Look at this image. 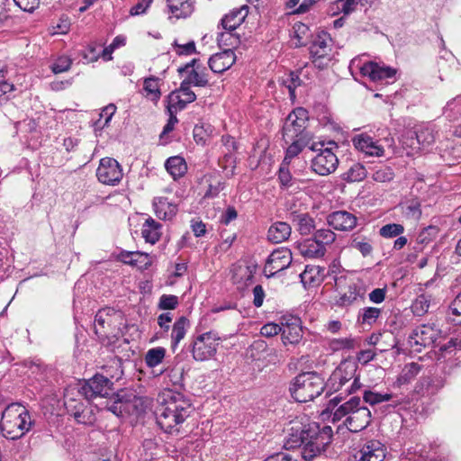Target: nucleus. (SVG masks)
Listing matches in <instances>:
<instances>
[{"mask_svg": "<svg viewBox=\"0 0 461 461\" xmlns=\"http://www.w3.org/2000/svg\"><path fill=\"white\" fill-rule=\"evenodd\" d=\"M193 411L191 401L183 393L165 390L159 395V405L156 411L157 423L164 432L178 435Z\"/></svg>", "mask_w": 461, "mask_h": 461, "instance_id": "obj_1", "label": "nucleus"}, {"mask_svg": "<svg viewBox=\"0 0 461 461\" xmlns=\"http://www.w3.org/2000/svg\"><path fill=\"white\" fill-rule=\"evenodd\" d=\"M335 396L329 402L328 408L331 410L332 420L339 421L345 419L343 424L351 432H359L365 429L371 422V411L363 405L359 397L353 396L341 403L342 397Z\"/></svg>", "mask_w": 461, "mask_h": 461, "instance_id": "obj_2", "label": "nucleus"}, {"mask_svg": "<svg viewBox=\"0 0 461 461\" xmlns=\"http://www.w3.org/2000/svg\"><path fill=\"white\" fill-rule=\"evenodd\" d=\"M32 425L31 415L23 405L13 402L5 408L0 429L6 438L14 440L22 438L30 430Z\"/></svg>", "mask_w": 461, "mask_h": 461, "instance_id": "obj_3", "label": "nucleus"}, {"mask_svg": "<svg viewBox=\"0 0 461 461\" xmlns=\"http://www.w3.org/2000/svg\"><path fill=\"white\" fill-rule=\"evenodd\" d=\"M357 366L351 361H342L329 377L325 387L330 392L343 391L345 394L355 393L361 387Z\"/></svg>", "mask_w": 461, "mask_h": 461, "instance_id": "obj_4", "label": "nucleus"}, {"mask_svg": "<svg viewBox=\"0 0 461 461\" xmlns=\"http://www.w3.org/2000/svg\"><path fill=\"white\" fill-rule=\"evenodd\" d=\"M323 378L316 372L299 374L290 385L292 397L299 402H307L321 395L325 389Z\"/></svg>", "mask_w": 461, "mask_h": 461, "instance_id": "obj_5", "label": "nucleus"}, {"mask_svg": "<svg viewBox=\"0 0 461 461\" xmlns=\"http://www.w3.org/2000/svg\"><path fill=\"white\" fill-rule=\"evenodd\" d=\"M331 438L332 429L330 426L320 429L316 424L309 425L304 445L301 450L302 457L309 461L313 459L331 442Z\"/></svg>", "mask_w": 461, "mask_h": 461, "instance_id": "obj_6", "label": "nucleus"}, {"mask_svg": "<svg viewBox=\"0 0 461 461\" xmlns=\"http://www.w3.org/2000/svg\"><path fill=\"white\" fill-rule=\"evenodd\" d=\"M221 338L217 332L210 330L194 337L191 344L192 357L195 361H206L214 357Z\"/></svg>", "mask_w": 461, "mask_h": 461, "instance_id": "obj_7", "label": "nucleus"}, {"mask_svg": "<svg viewBox=\"0 0 461 461\" xmlns=\"http://www.w3.org/2000/svg\"><path fill=\"white\" fill-rule=\"evenodd\" d=\"M323 142H313L309 147L311 150L318 151V154L312 159L311 167L316 174L328 176L336 170L339 165V159L332 151L331 147L323 149Z\"/></svg>", "mask_w": 461, "mask_h": 461, "instance_id": "obj_8", "label": "nucleus"}, {"mask_svg": "<svg viewBox=\"0 0 461 461\" xmlns=\"http://www.w3.org/2000/svg\"><path fill=\"white\" fill-rule=\"evenodd\" d=\"M307 122L308 112L304 108L298 107L290 113L283 127L285 141L288 143V140L302 137L312 139L311 134L306 131Z\"/></svg>", "mask_w": 461, "mask_h": 461, "instance_id": "obj_9", "label": "nucleus"}, {"mask_svg": "<svg viewBox=\"0 0 461 461\" xmlns=\"http://www.w3.org/2000/svg\"><path fill=\"white\" fill-rule=\"evenodd\" d=\"M113 385V383L109 377L96 374L81 385L78 389V393L87 400H93L97 397L107 398L114 394Z\"/></svg>", "mask_w": 461, "mask_h": 461, "instance_id": "obj_10", "label": "nucleus"}, {"mask_svg": "<svg viewBox=\"0 0 461 461\" xmlns=\"http://www.w3.org/2000/svg\"><path fill=\"white\" fill-rule=\"evenodd\" d=\"M336 286L339 292V297L336 303L339 307H348L357 302L364 300L366 293V287L360 280L348 284L347 289L343 291L346 285L345 277H335Z\"/></svg>", "mask_w": 461, "mask_h": 461, "instance_id": "obj_11", "label": "nucleus"}, {"mask_svg": "<svg viewBox=\"0 0 461 461\" xmlns=\"http://www.w3.org/2000/svg\"><path fill=\"white\" fill-rule=\"evenodd\" d=\"M351 66L357 68L362 76L369 77L374 82L386 81V83H389L390 79L393 81L397 72L393 68L381 66L373 61L362 64L361 60L353 59Z\"/></svg>", "mask_w": 461, "mask_h": 461, "instance_id": "obj_12", "label": "nucleus"}, {"mask_svg": "<svg viewBox=\"0 0 461 461\" xmlns=\"http://www.w3.org/2000/svg\"><path fill=\"white\" fill-rule=\"evenodd\" d=\"M385 446L377 439H368L360 443L353 455V461H384Z\"/></svg>", "mask_w": 461, "mask_h": 461, "instance_id": "obj_13", "label": "nucleus"}, {"mask_svg": "<svg viewBox=\"0 0 461 461\" xmlns=\"http://www.w3.org/2000/svg\"><path fill=\"white\" fill-rule=\"evenodd\" d=\"M293 257L289 249L281 247L275 249L267 258L265 267L264 275L267 277H272L276 273L286 269L292 263Z\"/></svg>", "mask_w": 461, "mask_h": 461, "instance_id": "obj_14", "label": "nucleus"}, {"mask_svg": "<svg viewBox=\"0 0 461 461\" xmlns=\"http://www.w3.org/2000/svg\"><path fill=\"white\" fill-rule=\"evenodd\" d=\"M122 168L116 159L104 158L100 160L96 176L102 184L116 185L122 180Z\"/></svg>", "mask_w": 461, "mask_h": 461, "instance_id": "obj_15", "label": "nucleus"}, {"mask_svg": "<svg viewBox=\"0 0 461 461\" xmlns=\"http://www.w3.org/2000/svg\"><path fill=\"white\" fill-rule=\"evenodd\" d=\"M281 324L282 340L285 345H295L302 340L303 331L299 318L294 316L284 318Z\"/></svg>", "mask_w": 461, "mask_h": 461, "instance_id": "obj_16", "label": "nucleus"}, {"mask_svg": "<svg viewBox=\"0 0 461 461\" xmlns=\"http://www.w3.org/2000/svg\"><path fill=\"white\" fill-rule=\"evenodd\" d=\"M168 104L173 108L182 111L188 104L193 103L196 99V95L192 91L191 86L183 80L178 89L168 95Z\"/></svg>", "mask_w": 461, "mask_h": 461, "instance_id": "obj_17", "label": "nucleus"}, {"mask_svg": "<svg viewBox=\"0 0 461 461\" xmlns=\"http://www.w3.org/2000/svg\"><path fill=\"white\" fill-rule=\"evenodd\" d=\"M353 144L357 149L371 157L384 156V148L367 134H359L353 138Z\"/></svg>", "mask_w": 461, "mask_h": 461, "instance_id": "obj_18", "label": "nucleus"}, {"mask_svg": "<svg viewBox=\"0 0 461 461\" xmlns=\"http://www.w3.org/2000/svg\"><path fill=\"white\" fill-rule=\"evenodd\" d=\"M357 217L346 211H337L330 213L327 221L330 226L338 230H351L357 225Z\"/></svg>", "mask_w": 461, "mask_h": 461, "instance_id": "obj_19", "label": "nucleus"}, {"mask_svg": "<svg viewBox=\"0 0 461 461\" xmlns=\"http://www.w3.org/2000/svg\"><path fill=\"white\" fill-rule=\"evenodd\" d=\"M235 54L230 49L213 54L208 60V65L213 73H222L235 63Z\"/></svg>", "mask_w": 461, "mask_h": 461, "instance_id": "obj_20", "label": "nucleus"}, {"mask_svg": "<svg viewBox=\"0 0 461 461\" xmlns=\"http://www.w3.org/2000/svg\"><path fill=\"white\" fill-rule=\"evenodd\" d=\"M444 384L441 376H423L416 384L415 392L423 397H430L437 394L443 388Z\"/></svg>", "mask_w": 461, "mask_h": 461, "instance_id": "obj_21", "label": "nucleus"}, {"mask_svg": "<svg viewBox=\"0 0 461 461\" xmlns=\"http://www.w3.org/2000/svg\"><path fill=\"white\" fill-rule=\"evenodd\" d=\"M117 315L113 308H104L97 312L95 316V332L100 337L106 336V330L115 321Z\"/></svg>", "mask_w": 461, "mask_h": 461, "instance_id": "obj_22", "label": "nucleus"}, {"mask_svg": "<svg viewBox=\"0 0 461 461\" xmlns=\"http://www.w3.org/2000/svg\"><path fill=\"white\" fill-rule=\"evenodd\" d=\"M248 14L249 6L247 5L232 9L221 20L222 28L228 32L236 30L245 21Z\"/></svg>", "mask_w": 461, "mask_h": 461, "instance_id": "obj_23", "label": "nucleus"}, {"mask_svg": "<svg viewBox=\"0 0 461 461\" xmlns=\"http://www.w3.org/2000/svg\"><path fill=\"white\" fill-rule=\"evenodd\" d=\"M118 259L124 264L137 267L140 269H148L151 265L149 254L140 251L122 250L119 253Z\"/></svg>", "mask_w": 461, "mask_h": 461, "instance_id": "obj_24", "label": "nucleus"}, {"mask_svg": "<svg viewBox=\"0 0 461 461\" xmlns=\"http://www.w3.org/2000/svg\"><path fill=\"white\" fill-rule=\"evenodd\" d=\"M167 5L172 17L186 18L194 10V0H167Z\"/></svg>", "mask_w": 461, "mask_h": 461, "instance_id": "obj_25", "label": "nucleus"}, {"mask_svg": "<svg viewBox=\"0 0 461 461\" xmlns=\"http://www.w3.org/2000/svg\"><path fill=\"white\" fill-rule=\"evenodd\" d=\"M153 208L156 216L164 221L171 220L177 212L176 205L165 197L154 198Z\"/></svg>", "mask_w": 461, "mask_h": 461, "instance_id": "obj_26", "label": "nucleus"}, {"mask_svg": "<svg viewBox=\"0 0 461 461\" xmlns=\"http://www.w3.org/2000/svg\"><path fill=\"white\" fill-rule=\"evenodd\" d=\"M328 272L325 267L320 266H306L303 272L300 274L302 283L306 285H315L321 284Z\"/></svg>", "mask_w": 461, "mask_h": 461, "instance_id": "obj_27", "label": "nucleus"}, {"mask_svg": "<svg viewBox=\"0 0 461 461\" xmlns=\"http://www.w3.org/2000/svg\"><path fill=\"white\" fill-rule=\"evenodd\" d=\"M438 329L435 325L423 324L414 330V335L420 336V340H415L417 346L423 348L430 347L434 344L438 337Z\"/></svg>", "mask_w": 461, "mask_h": 461, "instance_id": "obj_28", "label": "nucleus"}, {"mask_svg": "<svg viewBox=\"0 0 461 461\" xmlns=\"http://www.w3.org/2000/svg\"><path fill=\"white\" fill-rule=\"evenodd\" d=\"M291 226L285 221H276L268 229L267 239L272 243L287 240L291 235Z\"/></svg>", "mask_w": 461, "mask_h": 461, "instance_id": "obj_29", "label": "nucleus"}, {"mask_svg": "<svg viewBox=\"0 0 461 461\" xmlns=\"http://www.w3.org/2000/svg\"><path fill=\"white\" fill-rule=\"evenodd\" d=\"M162 225L156 221L153 218L149 217L146 219L141 228V235L146 242L150 244L157 243L161 237Z\"/></svg>", "mask_w": 461, "mask_h": 461, "instance_id": "obj_30", "label": "nucleus"}, {"mask_svg": "<svg viewBox=\"0 0 461 461\" xmlns=\"http://www.w3.org/2000/svg\"><path fill=\"white\" fill-rule=\"evenodd\" d=\"M383 311L380 308L367 306L361 308L357 316V322L363 327H372L382 317Z\"/></svg>", "mask_w": 461, "mask_h": 461, "instance_id": "obj_31", "label": "nucleus"}, {"mask_svg": "<svg viewBox=\"0 0 461 461\" xmlns=\"http://www.w3.org/2000/svg\"><path fill=\"white\" fill-rule=\"evenodd\" d=\"M190 326L189 320L181 316L174 322L171 331V348L175 351L180 341L185 337L187 330Z\"/></svg>", "mask_w": 461, "mask_h": 461, "instance_id": "obj_32", "label": "nucleus"}, {"mask_svg": "<svg viewBox=\"0 0 461 461\" xmlns=\"http://www.w3.org/2000/svg\"><path fill=\"white\" fill-rule=\"evenodd\" d=\"M329 41H330V39L325 33L318 35L312 41L310 47V53L315 60L324 59L329 55V51L330 50Z\"/></svg>", "mask_w": 461, "mask_h": 461, "instance_id": "obj_33", "label": "nucleus"}, {"mask_svg": "<svg viewBox=\"0 0 461 461\" xmlns=\"http://www.w3.org/2000/svg\"><path fill=\"white\" fill-rule=\"evenodd\" d=\"M311 140L312 139H307V137L288 140V142H291V144L286 149L283 162L290 165L291 160L297 157L304 147L311 146Z\"/></svg>", "mask_w": 461, "mask_h": 461, "instance_id": "obj_34", "label": "nucleus"}, {"mask_svg": "<svg viewBox=\"0 0 461 461\" xmlns=\"http://www.w3.org/2000/svg\"><path fill=\"white\" fill-rule=\"evenodd\" d=\"M300 250L303 256L311 258H322L326 253V248L317 242L314 238L304 240L300 245Z\"/></svg>", "mask_w": 461, "mask_h": 461, "instance_id": "obj_35", "label": "nucleus"}, {"mask_svg": "<svg viewBox=\"0 0 461 461\" xmlns=\"http://www.w3.org/2000/svg\"><path fill=\"white\" fill-rule=\"evenodd\" d=\"M165 167L167 171L174 179L183 176L187 170L185 159L179 156L170 157L167 158L165 163Z\"/></svg>", "mask_w": 461, "mask_h": 461, "instance_id": "obj_36", "label": "nucleus"}, {"mask_svg": "<svg viewBox=\"0 0 461 461\" xmlns=\"http://www.w3.org/2000/svg\"><path fill=\"white\" fill-rule=\"evenodd\" d=\"M143 91L146 98L158 102L161 96L159 78L149 77L143 81Z\"/></svg>", "mask_w": 461, "mask_h": 461, "instance_id": "obj_37", "label": "nucleus"}, {"mask_svg": "<svg viewBox=\"0 0 461 461\" xmlns=\"http://www.w3.org/2000/svg\"><path fill=\"white\" fill-rule=\"evenodd\" d=\"M289 164L282 162L278 171V180L282 189L294 191L299 188L296 178L293 177L289 171Z\"/></svg>", "mask_w": 461, "mask_h": 461, "instance_id": "obj_38", "label": "nucleus"}, {"mask_svg": "<svg viewBox=\"0 0 461 461\" xmlns=\"http://www.w3.org/2000/svg\"><path fill=\"white\" fill-rule=\"evenodd\" d=\"M421 366L418 363L411 362L406 364L397 378L399 384H405L412 381L420 372Z\"/></svg>", "mask_w": 461, "mask_h": 461, "instance_id": "obj_39", "label": "nucleus"}, {"mask_svg": "<svg viewBox=\"0 0 461 461\" xmlns=\"http://www.w3.org/2000/svg\"><path fill=\"white\" fill-rule=\"evenodd\" d=\"M432 296L428 294H421L416 297L411 304V312L416 316H423L429 311Z\"/></svg>", "mask_w": 461, "mask_h": 461, "instance_id": "obj_40", "label": "nucleus"}, {"mask_svg": "<svg viewBox=\"0 0 461 461\" xmlns=\"http://www.w3.org/2000/svg\"><path fill=\"white\" fill-rule=\"evenodd\" d=\"M439 78L443 80V77L448 74L447 68L450 70L457 68V61L451 52L445 51L438 61Z\"/></svg>", "mask_w": 461, "mask_h": 461, "instance_id": "obj_41", "label": "nucleus"}, {"mask_svg": "<svg viewBox=\"0 0 461 461\" xmlns=\"http://www.w3.org/2000/svg\"><path fill=\"white\" fill-rule=\"evenodd\" d=\"M166 356V349L162 347L152 348L145 354V363L147 366L153 368L161 364Z\"/></svg>", "mask_w": 461, "mask_h": 461, "instance_id": "obj_42", "label": "nucleus"}, {"mask_svg": "<svg viewBox=\"0 0 461 461\" xmlns=\"http://www.w3.org/2000/svg\"><path fill=\"white\" fill-rule=\"evenodd\" d=\"M416 143L420 144L422 149L429 147L435 141L434 129L429 126H422L417 131Z\"/></svg>", "mask_w": 461, "mask_h": 461, "instance_id": "obj_43", "label": "nucleus"}, {"mask_svg": "<svg viewBox=\"0 0 461 461\" xmlns=\"http://www.w3.org/2000/svg\"><path fill=\"white\" fill-rule=\"evenodd\" d=\"M294 221H296L298 231L302 235H309L315 229L314 220L307 213L298 214Z\"/></svg>", "mask_w": 461, "mask_h": 461, "instance_id": "obj_44", "label": "nucleus"}, {"mask_svg": "<svg viewBox=\"0 0 461 461\" xmlns=\"http://www.w3.org/2000/svg\"><path fill=\"white\" fill-rule=\"evenodd\" d=\"M122 359L119 358V357H113V359H111L110 363L105 365L103 369L104 370V373H105V375L104 376H109L110 380L111 379H115L116 381L119 380L122 374H123V371H122Z\"/></svg>", "mask_w": 461, "mask_h": 461, "instance_id": "obj_45", "label": "nucleus"}, {"mask_svg": "<svg viewBox=\"0 0 461 461\" xmlns=\"http://www.w3.org/2000/svg\"><path fill=\"white\" fill-rule=\"evenodd\" d=\"M306 433H308V427H304L303 429L292 432L289 435L288 439L286 440L285 446L286 448H295L300 447L301 450L303 447L304 440Z\"/></svg>", "mask_w": 461, "mask_h": 461, "instance_id": "obj_46", "label": "nucleus"}, {"mask_svg": "<svg viewBox=\"0 0 461 461\" xmlns=\"http://www.w3.org/2000/svg\"><path fill=\"white\" fill-rule=\"evenodd\" d=\"M184 80L190 86L193 85L199 87H204L209 84L207 74L203 71H199L197 68H193Z\"/></svg>", "mask_w": 461, "mask_h": 461, "instance_id": "obj_47", "label": "nucleus"}, {"mask_svg": "<svg viewBox=\"0 0 461 461\" xmlns=\"http://www.w3.org/2000/svg\"><path fill=\"white\" fill-rule=\"evenodd\" d=\"M366 176L365 167L359 163L353 164L344 174V179L348 182H359Z\"/></svg>", "mask_w": 461, "mask_h": 461, "instance_id": "obj_48", "label": "nucleus"}, {"mask_svg": "<svg viewBox=\"0 0 461 461\" xmlns=\"http://www.w3.org/2000/svg\"><path fill=\"white\" fill-rule=\"evenodd\" d=\"M364 402L370 405H375L381 402H388L393 399L391 393H380L371 390H366L363 393Z\"/></svg>", "mask_w": 461, "mask_h": 461, "instance_id": "obj_49", "label": "nucleus"}, {"mask_svg": "<svg viewBox=\"0 0 461 461\" xmlns=\"http://www.w3.org/2000/svg\"><path fill=\"white\" fill-rule=\"evenodd\" d=\"M438 234V228L434 225H429L423 228L417 236V242L420 245H427L431 242Z\"/></svg>", "mask_w": 461, "mask_h": 461, "instance_id": "obj_50", "label": "nucleus"}, {"mask_svg": "<svg viewBox=\"0 0 461 461\" xmlns=\"http://www.w3.org/2000/svg\"><path fill=\"white\" fill-rule=\"evenodd\" d=\"M313 238L322 247L326 248L327 245H330L335 241L336 234L329 229H320L314 232Z\"/></svg>", "mask_w": 461, "mask_h": 461, "instance_id": "obj_51", "label": "nucleus"}, {"mask_svg": "<svg viewBox=\"0 0 461 461\" xmlns=\"http://www.w3.org/2000/svg\"><path fill=\"white\" fill-rule=\"evenodd\" d=\"M421 205L418 199H411L406 203L404 212L408 218L419 220L421 216Z\"/></svg>", "mask_w": 461, "mask_h": 461, "instance_id": "obj_52", "label": "nucleus"}, {"mask_svg": "<svg viewBox=\"0 0 461 461\" xmlns=\"http://www.w3.org/2000/svg\"><path fill=\"white\" fill-rule=\"evenodd\" d=\"M404 231V227L398 223H389L383 226L379 234L384 238H393L401 235Z\"/></svg>", "mask_w": 461, "mask_h": 461, "instance_id": "obj_53", "label": "nucleus"}, {"mask_svg": "<svg viewBox=\"0 0 461 461\" xmlns=\"http://www.w3.org/2000/svg\"><path fill=\"white\" fill-rule=\"evenodd\" d=\"M394 174L391 167L386 166L379 167L373 173V179L375 182L386 183L393 179Z\"/></svg>", "mask_w": 461, "mask_h": 461, "instance_id": "obj_54", "label": "nucleus"}, {"mask_svg": "<svg viewBox=\"0 0 461 461\" xmlns=\"http://www.w3.org/2000/svg\"><path fill=\"white\" fill-rule=\"evenodd\" d=\"M76 420L80 424L93 425L96 420L93 408L91 406L86 405L83 409H81V411L79 415L77 416Z\"/></svg>", "mask_w": 461, "mask_h": 461, "instance_id": "obj_55", "label": "nucleus"}, {"mask_svg": "<svg viewBox=\"0 0 461 461\" xmlns=\"http://www.w3.org/2000/svg\"><path fill=\"white\" fill-rule=\"evenodd\" d=\"M64 405L68 413L73 416L75 420L77 419V416L79 415L81 409L86 406L81 401L69 398L68 395L65 396Z\"/></svg>", "mask_w": 461, "mask_h": 461, "instance_id": "obj_56", "label": "nucleus"}, {"mask_svg": "<svg viewBox=\"0 0 461 461\" xmlns=\"http://www.w3.org/2000/svg\"><path fill=\"white\" fill-rule=\"evenodd\" d=\"M72 65V59L68 56L59 57L50 68L54 74H59L68 71Z\"/></svg>", "mask_w": 461, "mask_h": 461, "instance_id": "obj_57", "label": "nucleus"}, {"mask_svg": "<svg viewBox=\"0 0 461 461\" xmlns=\"http://www.w3.org/2000/svg\"><path fill=\"white\" fill-rule=\"evenodd\" d=\"M167 112L169 114V118L167 120V122L166 123V125L163 128V131L160 134V139H163L165 135L171 132L174 130L175 125L178 122V119H177L176 113L179 110L173 108L172 105H170V104L167 105Z\"/></svg>", "mask_w": 461, "mask_h": 461, "instance_id": "obj_58", "label": "nucleus"}, {"mask_svg": "<svg viewBox=\"0 0 461 461\" xmlns=\"http://www.w3.org/2000/svg\"><path fill=\"white\" fill-rule=\"evenodd\" d=\"M449 316H453L452 321L461 323V292L450 303L448 308Z\"/></svg>", "mask_w": 461, "mask_h": 461, "instance_id": "obj_59", "label": "nucleus"}, {"mask_svg": "<svg viewBox=\"0 0 461 461\" xmlns=\"http://www.w3.org/2000/svg\"><path fill=\"white\" fill-rule=\"evenodd\" d=\"M178 305V298L173 294H163L159 298L158 309L160 310H174Z\"/></svg>", "mask_w": 461, "mask_h": 461, "instance_id": "obj_60", "label": "nucleus"}, {"mask_svg": "<svg viewBox=\"0 0 461 461\" xmlns=\"http://www.w3.org/2000/svg\"><path fill=\"white\" fill-rule=\"evenodd\" d=\"M368 0H337V4L341 3V12L344 15H348L357 10L359 5H363L364 3H367Z\"/></svg>", "mask_w": 461, "mask_h": 461, "instance_id": "obj_61", "label": "nucleus"}, {"mask_svg": "<svg viewBox=\"0 0 461 461\" xmlns=\"http://www.w3.org/2000/svg\"><path fill=\"white\" fill-rule=\"evenodd\" d=\"M173 47L177 55H191L196 52L195 43L190 41L185 44H179L176 41H174Z\"/></svg>", "mask_w": 461, "mask_h": 461, "instance_id": "obj_62", "label": "nucleus"}, {"mask_svg": "<svg viewBox=\"0 0 461 461\" xmlns=\"http://www.w3.org/2000/svg\"><path fill=\"white\" fill-rule=\"evenodd\" d=\"M152 3L153 0H138V3L130 9V14L131 16L145 14Z\"/></svg>", "mask_w": 461, "mask_h": 461, "instance_id": "obj_63", "label": "nucleus"}, {"mask_svg": "<svg viewBox=\"0 0 461 461\" xmlns=\"http://www.w3.org/2000/svg\"><path fill=\"white\" fill-rule=\"evenodd\" d=\"M350 247L357 249L364 257L370 255L373 250L372 245L368 241L357 239L352 240Z\"/></svg>", "mask_w": 461, "mask_h": 461, "instance_id": "obj_64", "label": "nucleus"}]
</instances>
